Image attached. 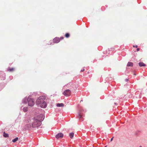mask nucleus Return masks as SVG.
I'll list each match as a JSON object with an SVG mask.
<instances>
[{
	"label": "nucleus",
	"instance_id": "nucleus-18",
	"mask_svg": "<svg viewBox=\"0 0 147 147\" xmlns=\"http://www.w3.org/2000/svg\"><path fill=\"white\" fill-rule=\"evenodd\" d=\"M65 36L67 38H68L69 37V36H70V35H69V33H66L65 34Z\"/></svg>",
	"mask_w": 147,
	"mask_h": 147
},
{
	"label": "nucleus",
	"instance_id": "nucleus-23",
	"mask_svg": "<svg viewBox=\"0 0 147 147\" xmlns=\"http://www.w3.org/2000/svg\"><path fill=\"white\" fill-rule=\"evenodd\" d=\"M113 138H112L111 139V140H110V141L111 142L113 140Z\"/></svg>",
	"mask_w": 147,
	"mask_h": 147
},
{
	"label": "nucleus",
	"instance_id": "nucleus-21",
	"mask_svg": "<svg viewBox=\"0 0 147 147\" xmlns=\"http://www.w3.org/2000/svg\"><path fill=\"white\" fill-rule=\"evenodd\" d=\"M125 81L126 82H127V81H129V79H125Z\"/></svg>",
	"mask_w": 147,
	"mask_h": 147
},
{
	"label": "nucleus",
	"instance_id": "nucleus-13",
	"mask_svg": "<svg viewBox=\"0 0 147 147\" xmlns=\"http://www.w3.org/2000/svg\"><path fill=\"white\" fill-rule=\"evenodd\" d=\"M27 98H24L22 100V103L24 104H26L27 103Z\"/></svg>",
	"mask_w": 147,
	"mask_h": 147
},
{
	"label": "nucleus",
	"instance_id": "nucleus-12",
	"mask_svg": "<svg viewBox=\"0 0 147 147\" xmlns=\"http://www.w3.org/2000/svg\"><path fill=\"white\" fill-rule=\"evenodd\" d=\"M74 133L73 132H71L69 134V136L71 138H72L74 137Z\"/></svg>",
	"mask_w": 147,
	"mask_h": 147
},
{
	"label": "nucleus",
	"instance_id": "nucleus-5",
	"mask_svg": "<svg viewBox=\"0 0 147 147\" xmlns=\"http://www.w3.org/2000/svg\"><path fill=\"white\" fill-rule=\"evenodd\" d=\"M39 105H40V106L41 108H46L47 106V104L45 100Z\"/></svg>",
	"mask_w": 147,
	"mask_h": 147
},
{
	"label": "nucleus",
	"instance_id": "nucleus-29",
	"mask_svg": "<svg viewBox=\"0 0 147 147\" xmlns=\"http://www.w3.org/2000/svg\"><path fill=\"white\" fill-rule=\"evenodd\" d=\"M107 146H105V147H106Z\"/></svg>",
	"mask_w": 147,
	"mask_h": 147
},
{
	"label": "nucleus",
	"instance_id": "nucleus-16",
	"mask_svg": "<svg viewBox=\"0 0 147 147\" xmlns=\"http://www.w3.org/2000/svg\"><path fill=\"white\" fill-rule=\"evenodd\" d=\"M18 140V137H16L14 139H13L12 141L13 142L15 143V142L16 141H17Z\"/></svg>",
	"mask_w": 147,
	"mask_h": 147
},
{
	"label": "nucleus",
	"instance_id": "nucleus-10",
	"mask_svg": "<svg viewBox=\"0 0 147 147\" xmlns=\"http://www.w3.org/2000/svg\"><path fill=\"white\" fill-rule=\"evenodd\" d=\"M140 67L145 66L146 65L142 62H140L138 63Z\"/></svg>",
	"mask_w": 147,
	"mask_h": 147
},
{
	"label": "nucleus",
	"instance_id": "nucleus-20",
	"mask_svg": "<svg viewBox=\"0 0 147 147\" xmlns=\"http://www.w3.org/2000/svg\"><path fill=\"white\" fill-rule=\"evenodd\" d=\"M85 70V69H82L80 71L82 72L84 71Z\"/></svg>",
	"mask_w": 147,
	"mask_h": 147
},
{
	"label": "nucleus",
	"instance_id": "nucleus-2",
	"mask_svg": "<svg viewBox=\"0 0 147 147\" xmlns=\"http://www.w3.org/2000/svg\"><path fill=\"white\" fill-rule=\"evenodd\" d=\"M46 99V97L45 96H40L37 99L36 101V103L37 105H39L42 102Z\"/></svg>",
	"mask_w": 147,
	"mask_h": 147
},
{
	"label": "nucleus",
	"instance_id": "nucleus-3",
	"mask_svg": "<svg viewBox=\"0 0 147 147\" xmlns=\"http://www.w3.org/2000/svg\"><path fill=\"white\" fill-rule=\"evenodd\" d=\"M27 101L28 102V105L29 106H33L34 104L33 98H30L29 97L27 98Z\"/></svg>",
	"mask_w": 147,
	"mask_h": 147
},
{
	"label": "nucleus",
	"instance_id": "nucleus-14",
	"mask_svg": "<svg viewBox=\"0 0 147 147\" xmlns=\"http://www.w3.org/2000/svg\"><path fill=\"white\" fill-rule=\"evenodd\" d=\"M133 63L132 62H129L127 65V66H128L132 67L133 66Z\"/></svg>",
	"mask_w": 147,
	"mask_h": 147
},
{
	"label": "nucleus",
	"instance_id": "nucleus-17",
	"mask_svg": "<svg viewBox=\"0 0 147 147\" xmlns=\"http://www.w3.org/2000/svg\"><path fill=\"white\" fill-rule=\"evenodd\" d=\"M28 110L27 107H24L23 109V111L24 112H26Z\"/></svg>",
	"mask_w": 147,
	"mask_h": 147
},
{
	"label": "nucleus",
	"instance_id": "nucleus-26",
	"mask_svg": "<svg viewBox=\"0 0 147 147\" xmlns=\"http://www.w3.org/2000/svg\"><path fill=\"white\" fill-rule=\"evenodd\" d=\"M140 50V49L139 48H138L137 49V51H138Z\"/></svg>",
	"mask_w": 147,
	"mask_h": 147
},
{
	"label": "nucleus",
	"instance_id": "nucleus-1",
	"mask_svg": "<svg viewBox=\"0 0 147 147\" xmlns=\"http://www.w3.org/2000/svg\"><path fill=\"white\" fill-rule=\"evenodd\" d=\"M41 117V118H38V119H36V117H34V121L33 122L32 124V128H38L39 127L41 124V121H42L44 119V116L42 114H40L38 117Z\"/></svg>",
	"mask_w": 147,
	"mask_h": 147
},
{
	"label": "nucleus",
	"instance_id": "nucleus-19",
	"mask_svg": "<svg viewBox=\"0 0 147 147\" xmlns=\"http://www.w3.org/2000/svg\"><path fill=\"white\" fill-rule=\"evenodd\" d=\"M14 68H9V69H8V71H13L14 70Z\"/></svg>",
	"mask_w": 147,
	"mask_h": 147
},
{
	"label": "nucleus",
	"instance_id": "nucleus-7",
	"mask_svg": "<svg viewBox=\"0 0 147 147\" xmlns=\"http://www.w3.org/2000/svg\"><path fill=\"white\" fill-rule=\"evenodd\" d=\"M63 134L61 133H60L56 134L55 136V137L57 139H58L59 138H63Z\"/></svg>",
	"mask_w": 147,
	"mask_h": 147
},
{
	"label": "nucleus",
	"instance_id": "nucleus-4",
	"mask_svg": "<svg viewBox=\"0 0 147 147\" xmlns=\"http://www.w3.org/2000/svg\"><path fill=\"white\" fill-rule=\"evenodd\" d=\"M71 90L69 89H67L65 90L63 93V94L65 96H68L71 94Z\"/></svg>",
	"mask_w": 147,
	"mask_h": 147
},
{
	"label": "nucleus",
	"instance_id": "nucleus-15",
	"mask_svg": "<svg viewBox=\"0 0 147 147\" xmlns=\"http://www.w3.org/2000/svg\"><path fill=\"white\" fill-rule=\"evenodd\" d=\"M9 134H8L5 133L4 132L3 133V136L4 137L7 138L8 137Z\"/></svg>",
	"mask_w": 147,
	"mask_h": 147
},
{
	"label": "nucleus",
	"instance_id": "nucleus-22",
	"mask_svg": "<svg viewBox=\"0 0 147 147\" xmlns=\"http://www.w3.org/2000/svg\"><path fill=\"white\" fill-rule=\"evenodd\" d=\"M63 37H60V39L61 40L63 39Z\"/></svg>",
	"mask_w": 147,
	"mask_h": 147
},
{
	"label": "nucleus",
	"instance_id": "nucleus-6",
	"mask_svg": "<svg viewBox=\"0 0 147 147\" xmlns=\"http://www.w3.org/2000/svg\"><path fill=\"white\" fill-rule=\"evenodd\" d=\"M83 111V110L82 109H81V110H80L79 112L78 113V116L79 117V119L80 121H83V120L82 119L83 116V115L81 114L82 112Z\"/></svg>",
	"mask_w": 147,
	"mask_h": 147
},
{
	"label": "nucleus",
	"instance_id": "nucleus-28",
	"mask_svg": "<svg viewBox=\"0 0 147 147\" xmlns=\"http://www.w3.org/2000/svg\"><path fill=\"white\" fill-rule=\"evenodd\" d=\"M82 100H81L80 101V102H82Z\"/></svg>",
	"mask_w": 147,
	"mask_h": 147
},
{
	"label": "nucleus",
	"instance_id": "nucleus-25",
	"mask_svg": "<svg viewBox=\"0 0 147 147\" xmlns=\"http://www.w3.org/2000/svg\"><path fill=\"white\" fill-rule=\"evenodd\" d=\"M133 47H135L136 48H137V47H138V46L137 45H136V46L134 45L133 46Z\"/></svg>",
	"mask_w": 147,
	"mask_h": 147
},
{
	"label": "nucleus",
	"instance_id": "nucleus-27",
	"mask_svg": "<svg viewBox=\"0 0 147 147\" xmlns=\"http://www.w3.org/2000/svg\"><path fill=\"white\" fill-rule=\"evenodd\" d=\"M114 104L115 105H117V103H115V102Z\"/></svg>",
	"mask_w": 147,
	"mask_h": 147
},
{
	"label": "nucleus",
	"instance_id": "nucleus-9",
	"mask_svg": "<svg viewBox=\"0 0 147 147\" xmlns=\"http://www.w3.org/2000/svg\"><path fill=\"white\" fill-rule=\"evenodd\" d=\"M32 127V125L30 124H27L26 125L25 128L28 129L30 130L31 129Z\"/></svg>",
	"mask_w": 147,
	"mask_h": 147
},
{
	"label": "nucleus",
	"instance_id": "nucleus-24",
	"mask_svg": "<svg viewBox=\"0 0 147 147\" xmlns=\"http://www.w3.org/2000/svg\"><path fill=\"white\" fill-rule=\"evenodd\" d=\"M39 115H38V116H37V119H38L39 118H40V119H41V117H38H38Z\"/></svg>",
	"mask_w": 147,
	"mask_h": 147
},
{
	"label": "nucleus",
	"instance_id": "nucleus-30",
	"mask_svg": "<svg viewBox=\"0 0 147 147\" xmlns=\"http://www.w3.org/2000/svg\"><path fill=\"white\" fill-rule=\"evenodd\" d=\"M140 147H142V146H140Z\"/></svg>",
	"mask_w": 147,
	"mask_h": 147
},
{
	"label": "nucleus",
	"instance_id": "nucleus-11",
	"mask_svg": "<svg viewBox=\"0 0 147 147\" xmlns=\"http://www.w3.org/2000/svg\"><path fill=\"white\" fill-rule=\"evenodd\" d=\"M57 107H64V105L63 103H57Z\"/></svg>",
	"mask_w": 147,
	"mask_h": 147
},
{
	"label": "nucleus",
	"instance_id": "nucleus-8",
	"mask_svg": "<svg viewBox=\"0 0 147 147\" xmlns=\"http://www.w3.org/2000/svg\"><path fill=\"white\" fill-rule=\"evenodd\" d=\"M60 41V39L58 37H55L53 40V42L55 43H58Z\"/></svg>",
	"mask_w": 147,
	"mask_h": 147
}]
</instances>
